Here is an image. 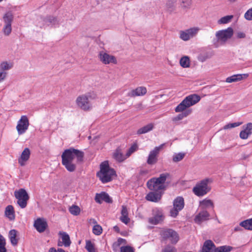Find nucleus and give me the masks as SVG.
I'll return each instance as SVG.
<instances>
[{"label": "nucleus", "mask_w": 252, "mask_h": 252, "mask_svg": "<svg viewBox=\"0 0 252 252\" xmlns=\"http://www.w3.org/2000/svg\"><path fill=\"white\" fill-rule=\"evenodd\" d=\"M216 247L211 240L206 241L203 245L202 252H215Z\"/></svg>", "instance_id": "23"}, {"label": "nucleus", "mask_w": 252, "mask_h": 252, "mask_svg": "<svg viewBox=\"0 0 252 252\" xmlns=\"http://www.w3.org/2000/svg\"><path fill=\"white\" fill-rule=\"evenodd\" d=\"M89 223H93V224H94L95 225V224H96L97 222H96V221L95 220V219H91L89 220Z\"/></svg>", "instance_id": "61"}, {"label": "nucleus", "mask_w": 252, "mask_h": 252, "mask_svg": "<svg viewBox=\"0 0 252 252\" xmlns=\"http://www.w3.org/2000/svg\"><path fill=\"white\" fill-rule=\"evenodd\" d=\"M6 242L5 238L0 233V246H6Z\"/></svg>", "instance_id": "55"}, {"label": "nucleus", "mask_w": 252, "mask_h": 252, "mask_svg": "<svg viewBox=\"0 0 252 252\" xmlns=\"http://www.w3.org/2000/svg\"><path fill=\"white\" fill-rule=\"evenodd\" d=\"M33 226L38 232L42 233L48 227V224L45 219L38 218L34 221Z\"/></svg>", "instance_id": "15"}, {"label": "nucleus", "mask_w": 252, "mask_h": 252, "mask_svg": "<svg viewBox=\"0 0 252 252\" xmlns=\"http://www.w3.org/2000/svg\"><path fill=\"white\" fill-rule=\"evenodd\" d=\"M176 1V0H167L166 3V6L168 11L172 12L174 10L175 4Z\"/></svg>", "instance_id": "39"}, {"label": "nucleus", "mask_w": 252, "mask_h": 252, "mask_svg": "<svg viewBox=\"0 0 252 252\" xmlns=\"http://www.w3.org/2000/svg\"><path fill=\"white\" fill-rule=\"evenodd\" d=\"M162 193L159 191H153L149 192L146 196L147 200L157 202H158L161 197Z\"/></svg>", "instance_id": "21"}, {"label": "nucleus", "mask_w": 252, "mask_h": 252, "mask_svg": "<svg viewBox=\"0 0 252 252\" xmlns=\"http://www.w3.org/2000/svg\"><path fill=\"white\" fill-rule=\"evenodd\" d=\"M243 75H244L246 77H247L248 76V75L246 74H244L243 75L240 74L233 75L231 76L227 77L226 79V82L227 83H232L240 81L243 78Z\"/></svg>", "instance_id": "29"}, {"label": "nucleus", "mask_w": 252, "mask_h": 252, "mask_svg": "<svg viewBox=\"0 0 252 252\" xmlns=\"http://www.w3.org/2000/svg\"><path fill=\"white\" fill-rule=\"evenodd\" d=\"M245 18L248 20H252V8L249 9L245 14Z\"/></svg>", "instance_id": "52"}, {"label": "nucleus", "mask_w": 252, "mask_h": 252, "mask_svg": "<svg viewBox=\"0 0 252 252\" xmlns=\"http://www.w3.org/2000/svg\"><path fill=\"white\" fill-rule=\"evenodd\" d=\"M148 188L153 191H159L164 189V185H162L158 183L156 178H153L149 180L147 183Z\"/></svg>", "instance_id": "14"}, {"label": "nucleus", "mask_w": 252, "mask_h": 252, "mask_svg": "<svg viewBox=\"0 0 252 252\" xmlns=\"http://www.w3.org/2000/svg\"><path fill=\"white\" fill-rule=\"evenodd\" d=\"M29 126V121L28 117L23 115L22 116L20 119L18 121L16 126V129L19 135H22L25 133L28 129Z\"/></svg>", "instance_id": "10"}, {"label": "nucleus", "mask_w": 252, "mask_h": 252, "mask_svg": "<svg viewBox=\"0 0 252 252\" xmlns=\"http://www.w3.org/2000/svg\"><path fill=\"white\" fill-rule=\"evenodd\" d=\"M85 249L88 252H97L94 245L90 240H87L86 242Z\"/></svg>", "instance_id": "36"}, {"label": "nucleus", "mask_w": 252, "mask_h": 252, "mask_svg": "<svg viewBox=\"0 0 252 252\" xmlns=\"http://www.w3.org/2000/svg\"><path fill=\"white\" fill-rule=\"evenodd\" d=\"M241 124H242V123H230V124H228L227 125H225L223 126V129H230V128H233V127H235L238 126L240 125H241Z\"/></svg>", "instance_id": "47"}, {"label": "nucleus", "mask_w": 252, "mask_h": 252, "mask_svg": "<svg viewBox=\"0 0 252 252\" xmlns=\"http://www.w3.org/2000/svg\"><path fill=\"white\" fill-rule=\"evenodd\" d=\"M114 229L115 230L117 231H118L119 230V227H118V226H117V225H116V226H115L114 227Z\"/></svg>", "instance_id": "63"}, {"label": "nucleus", "mask_w": 252, "mask_h": 252, "mask_svg": "<svg viewBox=\"0 0 252 252\" xmlns=\"http://www.w3.org/2000/svg\"><path fill=\"white\" fill-rule=\"evenodd\" d=\"M199 31V28L194 27L187 30L185 31H181L180 32V37L184 41H188L190 38L195 36Z\"/></svg>", "instance_id": "11"}, {"label": "nucleus", "mask_w": 252, "mask_h": 252, "mask_svg": "<svg viewBox=\"0 0 252 252\" xmlns=\"http://www.w3.org/2000/svg\"><path fill=\"white\" fill-rule=\"evenodd\" d=\"M4 214L10 220H14L15 218V211L13 206L9 205L6 208Z\"/></svg>", "instance_id": "25"}, {"label": "nucleus", "mask_w": 252, "mask_h": 252, "mask_svg": "<svg viewBox=\"0 0 252 252\" xmlns=\"http://www.w3.org/2000/svg\"><path fill=\"white\" fill-rule=\"evenodd\" d=\"M200 206L203 210H205L209 207H214V203L210 199H204L200 202Z\"/></svg>", "instance_id": "32"}, {"label": "nucleus", "mask_w": 252, "mask_h": 252, "mask_svg": "<svg viewBox=\"0 0 252 252\" xmlns=\"http://www.w3.org/2000/svg\"><path fill=\"white\" fill-rule=\"evenodd\" d=\"M17 231L15 229H12L9 232L8 236L11 244L15 246L17 245L18 239L16 238Z\"/></svg>", "instance_id": "30"}, {"label": "nucleus", "mask_w": 252, "mask_h": 252, "mask_svg": "<svg viewBox=\"0 0 252 252\" xmlns=\"http://www.w3.org/2000/svg\"><path fill=\"white\" fill-rule=\"evenodd\" d=\"M234 231H242V228L241 227V226H236L235 228H234Z\"/></svg>", "instance_id": "60"}, {"label": "nucleus", "mask_w": 252, "mask_h": 252, "mask_svg": "<svg viewBox=\"0 0 252 252\" xmlns=\"http://www.w3.org/2000/svg\"><path fill=\"white\" fill-rule=\"evenodd\" d=\"M236 36L238 38H244L246 37V34L243 32H238L236 33Z\"/></svg>", "instance_id": "57"}, {"label": "nucleus", "mask_w": 252, "mask_h": 252, "mask_svg": "<svg viewBox=\"0 0 252 252\" xmlns=\"http://www.w3.org/2000/svg\"><path fill=\"white\" fill-rule=\"evenodd\" d=\"M93 232L94 234L99 235L102 233V228L100 225L98 224H95L93 227Z\"/></svg>", "instance_id": "45"}, {"label": "nucleus", "mask_w": 252, "mask_h": 252, "mask_svg": "<svg viewBox=\"0 0 252 252\" xmlns=\"http://www.w3.org/2000/svg\"><path fill=\"white\" fill-rule=\"evenodd\" d=\"M12 64L7 63V62H2L0 64V70L5 71L11 68Z\"/></svg>", "instance_id": "44"}, {"label": "nucleus", "mask_w": 252, "mask_h": 252, "mask_svg": "<svg viewBox=\"0 0 252 252\" xmlns=\"http://www.w3.org/2000/svg\"><path fill=\"white\" fill-rule=\"evenodd\" d=\"M84 153L78 150L71 148L65 150L62 155V164L67 171L74 172L76 168V164L73 162L76 158L77 161H83Z\"/></svg>", "instance_id": "1"}, {"label": "nucleus", "mask_w": 252, "mask_h": 252, "mask_svg": "<svg viewBox=\"0 0 252 252\" xmlns=\"http://www.w3.org/2000/svg\"><path fill=\"white\" fill-rule=\"evenodd\" d=\"M7 72L6 71L0 70V82L3 81L6 78Z\"/></svg>", "instance_id": "54"}, {"label": "nucleus", "mask_w": 252, "mask_h": 252, "mask_svg": "<svg viewBox=\"0 0 252 252\" xmlns=\"http://www.w3.org/2000/svg\"><path fill=\"white\" fill-rule=\"evenodd\" d=\"M153 217L149 218L148 221L154 225L158 224L163 221L164 216L162 211L156 208L153 210Z\"/></svg>", "instance_id": "8"}, {"label": "nucleus", "mask_w": 252, "mask_h": 252, "mask_svg": "<svg viewBox=\"0 0 252 252\" xmlns=\"http://www.w3.org/2000/svg\"><path fill=\"white\" fill-rule=\"evenodd\" d=\"M59 235L61 237L63 246L66 247H69L71 244V241L69 235L65 232L60 231Z\"/></svg>", "instance_id": "27"}, {"label": "nucleus", "mask_w": 252, "mask_h": 252, "mask_svg": "<svg viewBox=\"0 0 252 252\" xmlns=\"http://www.w3.org/2000/svg\"><path fill=\"white\" fill-rule=\"evenodd\" d=\"M209 217V213L206 210H203L195 216L194 220L195 223L200 224L203 221L208 220Z\"/></svg>", "instance_id": "17"}, {"label": "nucleus", "mask_w": 252, "mask_h": 252, "mask_svg": "<svg viewBox=\"0 0 252 252\" xmlns=\"http://www.w3.org/2000/svg\"><path fill=\"white\" fill-rule=\"evenodd\" d=\"M192 4V0H182V6L185 8H189Z\"/></svg>", "instance_id": "49"}, {"label": "nucleus", "mask_w": 252, "mask_h": 252, "mask_svg": "<svg viewBox=\"0 0 252 252\" xmlns=\"http://www.w3.org/2000/svg\"><path fill=\"white\" fill-rule=\"evenodd\" d=\"M85 96L87 97L88 100L89 101L90 100L95 99L97 97V95L94 92H90L85 94Z\"/></svg>", "instance_id": "50"}, {"label": "nucleus", "mask_w": 252, "mask_h": 252, "mask_svg": "<svg viewBox=\"0 0 252 252\" xmlns=\"http://www.w3.org/2000/svg\"><path fill=\"white\" fill-rule=\"evenodd\" d=\"M121 252H134V250L131 247L126 246L121 248Z\"/></svg>", "instance_id": "51"}, {"label": "nucleus", "mask_w": 252, "mask_h": 252, "mask_svg": "<svg viewBox=\"0 0 252 252\" xmlns=\"http://www.w3.org/2000/svg\"><path fill=\"white\" fill-rule=\"evenodd\" d=\"M63 241H62V242H61V241H59V242H58V246L59 247H62V246H63Z\"/></svg>", "instance_id": "62"}, {"label": "nucleus", "mask_w": 252, "mask_h": 252, "mask_svg": "<svg viewBox=\"0 0 252 252\" xmlns=\"http://www.w3.org/2000/svg\"><path fill=\"white\" fill-rule=\"evenodd\" d=\"M163 252H176V250L174 247L168 246L164 249Z\"/></svg>", "instance_id": "53"}, {"label": "nucleus", "mask_w": 252, "mask_h": 252, "mask_svg": "<svg viewBox=\"0 0 252 252\" xmlns=\"http://www.w3.org/2000/svg\"><path fill=\"white\" fill-rule=\"evenodd\" d=\"M43 21L45 24L48 26H55L59 24V21L57 18L54 16H47Z\"/></svg>", "instance_id": "28"}, {"label": "nucleus", "mask_w": 252, "mask_h": 252, "mask_svg": "<svg viewBox=\"0 0 252 252\" xmlns=\"http://www.w3.org/2000/svg\"><path fill=\"white\" fill-rule=\"evenodd\" d=\"M232 18H233L232 15H228V16H224V17L221 18L218 21V23L219 24L228 23L231 21V20L232 19Z\"/></svg>", "instance_id": "42"}, {"label": "nucleus", "mask_w": 252, "mask_h": 252, "mask_svg": "<svg viewBox=\"0 0 252 252\" xmlns=\"http://www.w3.org/2000/svg\"><path fill=\"white\" fill-rule=\"evenodd\" d=\"M113 158L118 162L123 161L127 157L126 155L124 156L121 149H117L113 153Z\"/></svg>", "instance_id": "26"}, {"label": "nucleus", "mask_w": 252, "mask_h": 252, "mask_svg": "<svg viewBox=\"0 0 252 252\" xmlns=\"http://www.w3.org/2000/svg\"><path fill=\"white\" fill-rule=\"evenodd\" d=\"M169 176V174L167 173L161 174L159 177L156 178V180L158 181L159 184L164 185V184L167 177Z\"/></svg>", "instance_id": "37"}, {"label": "nucleus", "mask_w": 252, "mask_h": 252, "mask_svg": "<svg viewBox=\"0 0 252 252\" xmlns=\"http://www.w3.org/2000/svg\"><path fill=\"white\" fill-rule=\"evenodd\" d=\"M162 145L156 147L154 150L151 151L148 157L147 162L149 165L156 164L158 161V156L159 153L160 149L162 148Z\"/></svg>", "instance_id": "13"}, {"label": "nucleus", "mask_w": 252, "mask_h": 252, "mask_svg": "<svg viewBox=\"0 0 252 252\" xmlns=\"http://www.w3.org/2000/svg\"><path fill=\"white\" fill-rule=\"evenodd\" d=\"M5 25H11L13 19V15L11 12H6L3 17Z\"/></svg>", "instance_id": "34"}, {"label": "nucleus", "mask_w": 252, "mask_h": 252, "mask_svg": "<svg viewBox=\"0 0 252 252\" xmlns=\"http://www.w3.org/2000/svg\"><path fill=\"white\" fill-rule=\"evenodd\" d=\"M173 208L170 210V216L175 218L178 215L179 212L184 207L185 202L183 197L178 196L173 201Z\"/></svg>", "instance_id": "7"}, {"label": "nucleus", "mask_w": 252, "mask_h": 252, "mask_svg": "<svg viewBox=\"0 0 252 252\" xmlns=\"http://www.w3.org/2000/svg\"><path fill=\"white\" fill-rule=\"evenodd\" d=\"M233 34V30L230 27L227 29L217 32L216 33V36L218 42L224 44L232 36Z\"/></svg>", "instance_id": "6"}, {"label": "nucleus", "mask_w": 252, "mask_h": 252, "mask_svg": "<svg viewBox=\"0 0 252 252\" xmlns=\"http://www.w3.org/2000/svg\"><path fill=\"white\" fill-rule=\"evenodd\" d=\"M14 196L17 199L18 205L22 209L26 208L30 198L26 190L24 189L16 190L14 191Z\"/></svg>", "instance_id": "5"}, {"label": "nucleus", "mask_w": 252, "mask_h": 252, "mask_svg": "<svg viewBox=\"0 0 252 252\" xmlns=\"http://www.w3.org/2000/svg\"><path fill=\"white\" fill-rule=\"evenodd\" d=\"M147 93V89L144 87H139L132 90L127 93V96L133 97L137 96L144 95Z\"/></svg>", "instance_id": "20"}, {"label": "nucleus", "mask_w": 252, "mask_h": 252, "mask_svg": "<svg viewBox=\"0 0 252 252\" xmlns=\"http://www.w3.org/2000/svg\"><path fill=\"white\" fill-rule=\"evenodd\" d=\"M77 105L82 109L87 111L91 108V105L87 97L84 94L79 96L76 100Z\"/></svg>", "instance_id": "12"}, {"label": "nucleus", "mask_w": 252, "mask_h": 252, "mask_svg": "<svg viewBox=\"0 0 252 252\" xmlns=\"http://www.w3.org/2000/svg\"><path fill=\"white\" fill-rule=\"evenodd\" d=\"M49 252H65L64 250H63L62 249H58V250H56L54 248H51L49 250Z\"/></svg>", "instance_id": "56"}, {"label": "nucleus", "mask_w": 252, "mask_h": 252, "mask_svg": "<svg viewBox=\"0 0 252 252\" xmlns=\"http://www.w3.org/2000/svg\"><path fill=\"white\" fill-rule=\"evenodd\" d=\"M31 152L29 148H25L22 152L20 157L18 159V162L21 166H24L25 162L28 160L30 158Z\"/></svg>", "instance_id": "22"}, {"label": "nucleus", "mask_w": 252, "mask_h": 252, "mask_svg": "<svg viewBox=\"0 0 252 252\" xmlns=\"http://www.w3.org/2000/svg\"><path fill=\"white\" fill-rule=\"evenodd\" d=\"M69 212L74 216H77L80 214V209L76 205H72L69 208Z\"/></svg>", "instance_id": "41"}, {"label": "nucleus", "mask_w": 252, "mask_h": 252, "mask_svg": "<svg viewBox=\"0 0 252 252\" xmlns=\"http://www.w3.org/2000/svg\"><path fill=\"white\" fill-rule=\"evenodd\" d=\"M95 201L99 204H101L103 201L107 203L112 202V200L108 194L105 192H102L100 193H96L95 197Z\"/></svg>", "instance_id": "19"}, {"label": "nucleus", "mask_w": 252, "mask_h": 252, "mask_svg": "<svg viewBox=\"0 0 252 252\" xmlns=\"http://www.w3.org/2000/svg\"><path fill=\"white\" fill-rule=\"evenodd\" d=\"M100 169L97 173V176L103 183L111 181L112 177L116 175L115 171L109 167L108 161L102 162L100 165Z\"/></svg>", "instance_id": "2"}, {"label": "nucleus", "mask_w": 252, "mask_h": 252, "mask_svg": "<svg viewBox=\"0 0 252 252\" xmlns=\"http://www.w3.org/2000/svg\"><path fill=\"white\" fill-rule=\"evenodd\" d=\"M244 129L240 133V137L242 139H247L252 133V123H249L243 126Z\"/></svg>", "instance_id": "18"}, {"label": "nucleus", "mask_w": 252, "mask_h": 252, "mask_svg": "<svg viewBox=\"0 0 252 252\" xmlns=\"http://www.w3.org/2000/svg\"><path fill=\"white\" fill-rule=\"evenodd\" d=\"M180 65L183 68H188L190 66V60L188 56H184L180 60Z\"/></svg>", "instance_id": "35"}, {"label": "nucleus", "mask_w": 252, "mask_h": 252, "mask_svg": "<svg viewBox=\"0 0 252 252\" xmlns=\"http://www.w3.org/2000/svg\"><path fill=\"white\" fill-rule=\"evenodd\" d=\"M240 225L245 229L252 230V218L241 221Z\"/></svg>", "instance_id": "33"}, {"label": "nucleus", "mask_w": 252, "mask_h": 252, "mask_svg": "<svg viewBox=\"0 0 252 252\" xmlns=\"http://www.w3.org/2000/svg\"><path fill=\"white\" fill-rule=\"evenodd\" d=\"M201 99L199 95L196 94H190L187 96L175 108L176 112H183L187 108L196 104Z\"/></svg>", "instance_id": "3"}, {"label": "nucleus", "mask_w": 252, "mask_h": 252, "mask_svg": "<svg viewBox=\"0 0 252 252\" xmlns=\"http://www.w3.org/2000/svg\"><path fill=\"white\" fill-rule=\"evenodd\" d=\"M99 60L104 64H109L110 63H116L115 58L112 55H110L104 52H100L99 54Z\"/></svg>", "instance_id": "16"}, {"label": "nucleus", "mask_w": 252, "mask_h": 252, "mask_svg": "<svg viewBox=\"0 0 252 252\" xmlns=\"http://www.w3.org/2000/svg\"><path fill=\"white\" fill-rule=\"evenodd\" d=\"M121 214L120 220L126 224L128 223L130 221V219L128 217V211L126 206H122Z\"/></svg>", "instance_id": "24"}, {"label": "nucleus", "mask_w": 252, "mask_h": 252, "mask_svg": "<svg viewBox=\"0 0 252 252\" xmlns=\"http://www.w3.org/2000/svg\"><path fill=\"white\" fill-rule=\"evenodd\" d=\"M154 127V125L153 124H149L148 125L139 128L137 131V134H142L144 133H146L149 131H151Z\"/></svg>", "instance_id": "31"}, {"label": "nucleus", "mask_w": 252, "mask_h": 252, "mask_svg": "<svg viewBox=\"0 0 252 252\" xmlns=\"http://www.w3.org/2000/svg\"><path fill=\"white\" fill-rule=\"evenodd\" d=\"M137 149V145L136 144L132 145L128 150L126 153V157H129L133 152L136 151Z\"/></svg>", "instance_id": "46"}, {"label": "nucleus", "mask_w": 252, "mask_h": 252, "mask_svg": "<svg viewBox=\"0 0 252 252\" xmlns=\"http://www.w3.org/2000/svg\"><path fill=\"white\" fill-rule=\"evenodd\" d=\"M0 252H7L6 246H0Z\"/></svg>", "instance_id": "59"}, {"label": "nucleus", "mask_w": 252, "mask_h": 252, "mask_svg": "<svg viewBox=\"0 0 252 252\" xmlns=\"http://www.w3.org/2000/svg\"><path fill=\"white\" fill-rule=\"evenodd\" d=\"M11 25H5L3 28V32L5 35H8L11 32Z\"/></svg>", "instance_id": "48"}, {"label": "nucleus", "mask_w": 252, "mask_h": 252, "mask_svg": "<svg viewBox=\"0 0 252 252\" xmlns=\"http://www.w3.org/2000/svg\"><path fill=\"white\" fill-rule=\"evenodd\" d=\"M185 154L183 153H179L174 155L173 157V161L177 162L182 160L185 157Z\"/></svg>", "instance_id": "43"}, {"label": "nucleus", "mask_w": 252, "mask_h": 252, "mask_svg": "<svg viewBox=\"0 0 252 252\" xmlns=\"http://www.w3.org/2000/svg\"><path fill=\"white\" fill-rule=\"evenodd\" d=\"M191 112V110H188L187 111H186L185 112H183V113L179 114L176 117L173 118V121H177L181 120L183 119L184 118L187 117L189 114H190Z\"/></svg>", "instance_id": "38"}, {"label": "nucleus", "mask_w": 252, "mask_h": 252, "mask_svg": "<svg viewBox=\"0 0 252 252\" xmlns=\"http://www.w3.org/2000/svg\"><path fill=\"white\" fill-rule=\"evenodd\" d=\"M229 0L231 2H234V1H236V0Z\"/></svg>", "instance_id": "64"}, {"label": "nucleus", "mask_w": 252, "mask_h": 252, "mask_svg": "<svg viewBox=\"0 0 252 252\" xmlns=\"http://www.w3.org/2000/svg\"><path fill=\"white\" fill-rule=\"evenodd\" d=\"M126 241L125 239L123 238H119L117 241V244L118 246H120L121 245L124 244H126Z\"/></svg>", "instance_id": "58"}, {"label": "nucleus", "mask_w": 252, "mask_h": 252, "mask_svg": "<svg viewBox=\"0 0 252 252\" xmlns=\"http://www.w3.org/2000/svg\"><path fill=\"white\" fill-rule=\"evenodd\" d=\"M161 235L164 239H169L173 244H176L179 240L178 234L172 229H163L161 231Z\"/></svg>", "instance_id": "9"}, {"label": "nucleus", "mask_w": 252, "mask_h": 252, "mask_svg": "<svg viewBox=\"0 0 252 252\" xmlns=\"http://www.w3.org/2000/svg\"><path fill=\"white\" fill-rule=\"evenodd\" d=\"M233 248L229 246H223L216 248L215 252H229Z\"/></svg>", "instance_id": "40"}, {"label": "nucleus", "mask_w": 252, "mask_h": 252, "mask_svg": "<svg viewBox=\"0 0 252 252\" xmlns=\"http://www.w3.org/2000/svg\"><path fill=\"white\" fill-rule=\"evenodd\" d=\"M210 179H205L197 183L192 189L193 192L198 196H202L207 194L210 190L211 188L208 184L211 182Z\"/></svg>", "instance_id": "4"}]
</instances>
